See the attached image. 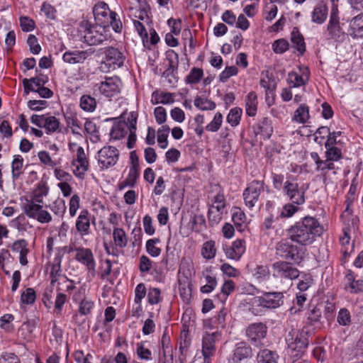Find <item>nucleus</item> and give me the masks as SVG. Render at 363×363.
I'll return each mask as SVG.
<instances>
[{"mask_svg":"<svg viewBox=\"0 0 363 363\" xmlns=\"http://www.w3.org/2000/svg\"><path fill=\"white\" fill-rule=\"evenodd\" d=\"M323 225L315 218L306 216L301 221L291 226L289 233L292 241L306 245L311 244L315 237L323 234Z\"/></svg>","mask_w":363,"mask_h":363,"instance_id":"nucleus-1","label":"nucleus"},{"mask_svg":"<svg viewBox=\"0 0 363 363\" xmlns=\"http://www.w3.org/2000/svg\"><path fill=\"white\" fill-rule=\"evenodd\" d=\"M350 205V202L347 203L345 210L341 215L344 227L343 235L340 236V242L342 246V252L345 257L349 256L353 250V243H350L351 235L355 233L359 228V218L352 214Z\"/></svg>","mask_w":363,"mask_h":363,"instance_id":"nucleus-2","label":"nucleus"},{"mask_svg":"<svg viewBox=\"0 0 363 363\" xmlns=\"http://www.w3.org/2000/svg\"><path fill=\"white\" fill-rule=\"evenodd\" d=\"M78 31L84 42L89 45L101 44L110 37L108 28L106 26L91 24L86 20L79 23Z\"/></svg>","mask_w":363,"mask_h":363,"instance_id":"nucleus-3","label":"nucleus"},{"mask_svg":"<svg viewBox=\"0 0 363 363\" xmlns=\"http://www.w3.org/2000/svg\"><path fill=\"white\" fill-rule=\"evenodd\" d=\"M311 331L306 327L301 330L292 328L286 335L285 340L291 354L301 357L306 351L310 343Z\"/></svg>","mask_w":363,"mask_h":363,"instance_id":"nucleus-4","label":"nucleus"},{"mask_svg":"<svg viewBox=\"0 0 363 363\" xmlns=\"http://www.w3.org/2000/svg\"><path fill=\"white\" fill-rule=\"evenodd\" d=\"M276 255L282 259L292 260L300 264L303 259L298 247L287 240H282L276 245Z\"/></svg>","mask_w":363,"mask_h":363,"instance_id":"nucleus-5","label":"nucleus"},{"mask_svg":"<svg viewBox=\"0 0 363 363\" xmlns=\"http://www.w3.org/2000/svg\"><path fill=\"white\" fill-rule=\"evenodd\" d=\"M94 90H98L100 94L111 97L121 92L122 82L117 76L106 77L104 81L96 84L94 86Z\"/></svg>","mask_w":363,"mask_h":363,"instance_id":"nucleus-6","label":"nucleus"},{"mask_svg":"<svg viewBox=\"0 0 363 363\" xmlns=\"http://www.w3.org/2000/svg\"><path fill=\"white\" fill-rule=\"evenodd\" d=\"M284 295L281 292H265L262 296L255 297L252 306H261L265 308H276L283 304Z\"/></svg>","mask_w":363,"mask_h":363,"instance_id":"nucleus-7","label":"nucleus"},{"mask_svg":"<svg viewBox=\"0 0 363 363\" xmlns=\"http://www.w3.org/2000/svg\"><path fill=\"white\" fill-rule=\"evenodd\" d=\"M264 191V182L254 180L243 191V199L245 205L252 208L258 201L260 194Z\"/></svg>","mask_w":363,"mask_h":363,"instance_id":"nucleus-8","label":"nucleus"},{"mask_svg":"<svg viewBox=\"0 0 363 363\" xmlns=\"http://www.w3.org/2000/svg\"><path fill=\"white\" fill-rule=\"evenodd\" d=\"M274 275L281 279H295L300 274L299 270L291 262L278 261L272 264Z\"/></svg>","mask_w":363,"mask_h":363,"instance_id":"nucleus-9","label":"nucleus"},{"mask_svg":"<svg viewBox=\"0 0 363 363\" xmlns=\"http://www.w3.org/2000/svg\"><path fill=\"white\" fill-rule=\"evenodd\" d=\"M283 192L293 203L297 206L305 203V191L299 188L298 184L294 181L286 180L284 183Z\"/></svg>","mask_w":363,"mask_h":363,"instance_id":"nucleus-10","label":"nucleus"},{"mask_svg":"<svg viewBox=\"0 0 363 363\" xmlns=\"http://www.w3.org/2000/svg\"><path fill=\"white\" fill-rule=\"evenodd\" d=\"M118 150L112 146H105L97 155V160L101 169H108L115 165L118 160Z\"/></svg>","mask_w":363,"mask_h":363,"instance_id":"nucleus-11","label":"nucleus"},{"mask_svg":"<svg viewBox=\"0 0 363 363\" xmlns=\"http://www.w3.org/2000/svg\"><path fill=\"white\" fill-rule=\"evenodd\" d=\"M267 328L262 323L250 324L246 329L248 340L254 346H259L267 335Z\"/></svg>","mask_w":363,"mask_h":363,"instance_id":"nucleus-12","label":"nucleus"},{"mask_svg":"<svg viewBox=\"0 0 363 363\" xmlns=\"http://www.w3.org/2000/svg\"><path fill=\"white\" fill-rule=\"evenodd\" d=\"M325 35L327 39L335 40H340L344 35V32L340 25V19L336 9H332Z\"/></svg>","mask_w":363,"mask_h":363,"instance_id":"nucleus-13","label":"nucleus"},{"mask_svg":"<svg viewBox=\"0 0 363 363\" xmlns=\"http://www.w3.org/2000/svg\"><path fill=\"white\" fill-rule=\"evenodd\" d=\"M75 259L84 265L86 269L94 274L96 272V261L92 251L89 248L77 247L75 249Z\"/></svg>","mask_w":363,"mask_h":363,"instance_id":"nucleus-14","label":"nucleus"},{"mask_svg":"<svg viewBox=\"0 0 363 363\" xmlns=\"http://www.w3.org/2000/svg\"><path fill=\"white\" fill-rule=\"evenodd\" d=\"M95 52V50L89 48L86 50H68L62 55V60L67 64H82Z\"/></svg>","mask_w":363,"mask_h":363,"instance_id":"nucleus-15","label":"nucleus"},{"mask_svg":"<svg viewBox=\"0 0 363 363\" xmlns=\"http://www.w3.org/2000/svg\"><path fill=\"white\" fill-rule=\"evenodd\" d=\"M74 174L79 178L83 179L85 173L89 169V161L82 147H78L77 150V158L72 162Z\"/></svg>","mask_w":363,"mask_h":363,"instance_id":"nucleus-16","label":"nucleus"},{"mask_svg":"<svg viewBox=\"0 0 363 363\" xmlns=\"http://www.w3.org/2000/svg\"><path fill=\"white\" fill-rule=\"evenodd\" d=\"M219 337L218 333H206L202 338V354L205 363H208L211 357L213 356L216 350V342Z\"/></svg>","mask_w":363,"mask_h":363,"instance_id":"nucleus-17","label":"nucleus"},{"mask_svg":"<svg viewBox=\"0 0 363 363\" xmlns=\"http://www.w3.org/2000/svg\"><path fill=\"white\" fill-rule=\"evenodd\" d=\"M113 12L109 9L107 4L104 2L96 4L93 9L96 23L106 26V28H108V20L111 19Z\"/></svg>","mask_w":363,"mask_h":363,"instance_id":"nucleus-18","label":"nucleus"},{"mask_svg":"<svg viewBox=\"0 0 363 363\" xmlns=\"http://www.w3.org/2000/svg\"><path fill=\"white\" fill-rule=\"evenodd\" d=\"M168 67L163 72L162 77L167 79L169 84H174L177 82L175 75L178 67V55L173 50L168 52L167 55Z\"/></svg>","mask_w":363,"mask_h":363,"instance_id":"nucleus-19","label":"nucleus"},{"mask_svg":"<svg viewBox=\"0 0 363 363\" xmlns=\"http://www.w3.org/2000/svg\"><path fill=\"white\" fill-rule=\"evenodd\" d=\"M224 251L228 258L238 260L245 251V241L236 240L231 245L226 246Z\"/></svg>","mask_w":363,"mask_h":363,"instance_id":"nucleus-20","label":"nucleus"},{"mask_svg":"<svg viewBox=\"0 0 363 363\" xmlns=\"http://www.w3.org/2000/svg\"><path fill=\"white\" fill-rule=\"evenodd\" d=\"M106 60L109 64L117 65L118 67L123 65L125 57L117 48L108 47L104 52Z\"/></svg>","mask_w":363,"mask_h":363,"instance_id":"nucleus-21","label":"nucleus"},{"mask_svg":"<svg viewBox=\"0 0 363 363\" xmlns=\"http://www.w3.org/2000/svg\"><path fill=\"white\" fill-rule=\"evenodd\" d=\"M87 210H82L76 221V229L82 235L89 234L90 220Z\"/></svg>","mask_w":363,"mask_h":363,"instance_id":"nucleus-22","label":"nucleus"},{"mask_svg":"<svg viewBox=\"0 0 363 363\" xmlns=\"http://www.w3.org/2000/svg\"><path fill=\"white\" fill-rule=\"evenodd\" d=\"M254 131L256 135H260L264 139L269 138L273 131L271 121L264 118L255 126Z\"/></svg>","mask_w":363,"mask_h":363,"instance_id":"nucleus-23","label":"nucleus"},{"mask_svg":"<svg viewBox=\"0 0 363 363\" xmlns=\"http://www.w3.org/2000/svg\"><path fill=\"white\" fill-rule=\"evenodd\" d=\"M308 80V71L307 69L299 74L296 72H291L288 74L287 81L293 87H299L306 85Z\"/></svg>","mask_w":363,"mask_h":363,"instance_id":"nucleus-24","label":"nucleus"},{"mask_svg":"<svg viewBox=\"0 0 363 363\" xmlns=\"http://www.w3.org/2000/svg\"><path fill=\"white\" fill-rule=\"evenodd\" d=\"M252 355V349L244 343H240L234 350L232 361L233 363H239L245 359L251 357Z\"/></svg>","mask_w":363,"mask_h":363,"instance_id":"nucleus-25","label":"nucleus"},{"mask_svg":"<svg viewBox=\"0 0 363 363\" xmlns=\"http://www.w3.org/2000/svg\"><path fill=\"white\" fill-rule=\"evenodd\" d=\"M350 35L354 38H363V13L354 16L350 23Z\"/></svg>","mask_w":363,"mask_h":363,"instance_id":"nucleus-26","label":"nucleus"},{"mask_svg":"<svg viewBox=\"0 0 363 363\" xmlns=\"http://www.w3.org/2000/svg\"><path fill=\"white\" fill-rule=\"evenodd\" d=\"M174 101V94L172 93L156 90L152 94L151 102L152 104H170Z\"/></svg>","mask_w":363,"mask_h":363,"instance_id":"nucleus-27","label":"nucleus"},{"mask_svg":"<svg viewBox=\"0 0 363 363\" xmlns=\"http://www.w3.org/2000/svg\"><path fill=\"white\" fill-rule=\"evenodd\" d=\"M130 129L125 122H121L120 121L115 123L110 132L111 138L113 140H120L124 138Z\"/></svg>","mask_w":363,"mask_h":363,"instance_id":"nucleus-28","label":"nucleus"},{"mask_svg":"<svg viewBox=\"0 0 363 363\" xmlns=\"http://www.w3.org/2000/svg\"><path fill=\"white\" fill-rule=\"evenodd\" d=\"M41 203L36 201L26 199V203L23 204V211L28 218L36 219L38 216L37 213L40 210Z\"/></svg>","mask_w":363,"mask_h":363,"instance_id":"nucleus-29","label":"nucleus"},{"mask_svg":"<svg viewBox=\"0 0 363 363\" xmlns=\"http://www.w3.org/2000/svg\"><path fill=\"white\" fill-rule=\"evenodd\" d=\"M41 203L36 201L26 199V203L23 204V211L28 218L36 219L38 216L37 213L40 210Z\"/></svg>","mask_w":363,"mask_h":363,"instance_id":"nucleus-30","label":"nucleus"},{"mask_svg":"<svg viewBox=\"0 0 363 363\" xmlns=\"http://www.w3.org/2000/svg\"><path fill=\"white\" fill-rule=\"evenodd\" d=\"M291 40L299 53L303 55L306 51L304 38L301 33L299 32L298 29L296 27L294 28L291 32Z\"/></svg>","mask_w":363,"mask_h":363,"instance_id":"nucleus-31","label":"nucleus"},{"mask_svg":"<svg viewBox=\"0 0 363 363\" xmlns=\"http://www.w3.org/2000/svg\"><path fill=\"white\" fill-rule=\"evenodd\" d=\"M246 113L249 116H254L257 110V96L255 92H250L245 99Z\"/></svg>","mask_w":363,"mask_h":363,"instance_id":"nucleus-32","label":"nucleus"},{"mask_svg":"<svg viewBox=\"0 0 363 363\" xmlns=\"http://www.w3.org/2000/svg\"><path fill=\"white\" fill-rule=\"evenodd\" d=\"M139 176V164L133 161V165L130 169L129 174L126 179L121 183L120 189H123L125 186H133L136 182V180Z\"/></svg>","mask_w":363,"mask_h":363,"instance_id":"nucleus-33","label":"nucleus"},{"mask_svg":"<svg viewBox=\"0 0 363 363\" xmlns=\"http://www.w3.org/2000/svg\"><path fill=\"white\" fill-rule=\"evenodd\" d=\"M278 355L276 352L264 349L257 357V363H277Z\"/></svg>","mask_w":363,"mask_h":363,"instance_id":"nucleus-34","label":"nucleus"},{"mask_svg":"<svg viewBox=\"0 0 363 363\" xmlns=\"http://www.w3.org/2000/svg\"><path fill=\"white\" fill-rule=\"evenodd\" d=\"M79 106L84 111L94 112L96 108V99L90 95L84 94L80 98Z\"/></svg>","mask_w":363,"mask_h":363,"instance_id":"nucleus-35","label":"nucleus"},{"mask_svg":"<svg viewBox=\"0 0 363 363\" xmlns=\"http://www.w3.org/2000/svg\"><path fill=\"white\" fill-rule=\"evenodd\" d=\"M328 16V8L325 5L316 6L312 12V21L318 24L323 23Z\"/></svg>","mask_w":363,"mask_h":363,"instance_id":"nucleus-36","label":"nucleus"},{"mask_svg":"<svg viewBox=\"0 0 363 363\" xmlns=\"http://www.w3.org/2000/svg\"><path fill=\"white\" fill-rule=\"evenodd\" d=\"M232 220L236 226L237 229L240 231L243 230L242 225L246 222V216L245 213L238 207H234L232 209Z\"/></svg>","mask_w":363,"mask_h":363,"instance_id":"nucleus-37","label":"nucleus"},{"mask_svg":"<svg viewBox=\"0 0 363 363\" xmlns=\"http://www.w3.org/2000/svg\"><path fill=\"white\" fill-rule=\"evenodd\" d=\"M114 244L120 248L125 247L128 244V238L123 229L116 228L113 232Z\"/></svg>","mask_w":363,"mask_h":363,"instance_id":"nucleus-38","label":"nucleus"},{"mask_svg":"<svg viewBox=\"0 0 363 363\" xmlns=\"http://www.w3.org/2000/svg\"><path fill=\"white\" fill-rule=\"evenodd\" d=\"M309 119V108L305 104H301L294 112L293 120L300 123H305Z\"/></svg>","mask_w":363,"mask_h":363,"instance_id":"nucleus-39","label":"nucleus"},{"mask_svg":"<svg viewBox=\"0 0 363 363\" xmlns=\"http://www.w3.org/2000/svg\"><path fill=\"white\" fill-rule=\"evenodd\" d=\"M43 128L46 130L48 134L60 132V121L55 116H47Z\"/></svg>","mask_w":363,"mask_h":363,"instance_id":"nucleus-40","label":"nucleus"},{"mask_svg":"<svg viewBox=\"0 0 363 363\" xmlns=\"http://www.w3.org/2000/svg\"><path fill=\"white\" fill-rule=\"evenodd\" d=\"M65 121L69 128L72 129L74 135H81L79 130L82 129V124L77 116L73 114L65 115Z\"/></svg>","mask_w":363,"mask_h":363,"instance_id":"nucleus-41","label":"nucleus"},{"mask_svg":"<svg viewBox=\"0 0 363 363\" xmlns=\"http://www.w3.org/2000/svg\"><path fill=\"white\" fill-rule=\"evenodd\" d=\"M203 77V71L201 68L193 67L189 74L185 78V82L189 84L199 83Z\"/></svg>","mask_w":363,"mask_h":363,"instance_id":"nucleus-42","label":"nucleus"},{"mask_svg":"<svg viewBox=\"0 0 363 363\" xmlns=\"http://www.w3.org/2000/svg\"><path fill=\"white\" fill-rule=\"evenodd\" d=\"M242 111L240 108L235 107L230 109L229 113L227 116V122L232 126H237L240 121Z\"/></svg>","mask_w":363,"mask_h":363,"instance_id":"nucleus-43","label":"nucleus"},{"mask_svg":"<svg viewBox=\"0 0 363 363\" xmlns=\"http://www.w3.org/2000/svg\"><path fill=\"white\" fill-rule=\"evenodd\" d=\"M23 159L21 155H15L11 163L12 177L16 179L22 174Z\"/></svg>","mask_w":363,"mask_h":363,"instance_id":"nucleus-44","label":"nucleus"},{"mask_svg":"<svg viewBox=\"0 0 363 363\" xmlns=\"http://www.w3.org/2000/svg\"><path fill=\"white\" fill-rule=\"evenodd\" d=\"M194 106L202 111L213 110L216 104L206 98L197 96L194 100Z\"/></svg>","mask_w":363,"mask_h":363,"instance_id":"nucleus-45","label":"nucleus"},{"mask_svg":"<svg viewBox=\"0 0 363 363\" xmlns=\"http://www.w3.org/2000/svg\"><path fill=\"white\" fill-rule=\"evenodd\" d=\"M61 264L60 259L55 258L52 265L51 271L50 273V284L54 286L55 284L58 281L61 276Z\"/></svg>","mask_w":363,"mask_h":363,"instance_id":"nucleus-46","label":"nucleus"},{"mask_svg":"<svg viewBox=\"0 0 363 363\" xmlns=\"http://www.w3.org/2000/svg\"><path fill=\"white\" fill-rule=\"evenodd\" d=\"M170 128L168 125H162L157 131V143L159 146L165 149L168 145L167 137L169 133Z\"/></svg>","mask_w":363,"mask_h":363,"instance_id":"nucleus-47","label":"nucleus"},{"mask_svg":"<svg viewBox=\"0 0 363 363\" xmlns=\"http://www.w3.org/2000/svg\"><path fill=\"white\" fill-rule=\"evenodd\" d=\"M216 249L214 241H207L203 245L201 255L205 259H213L216 256Z\"/></svg>","mask_w":363,"mask_h":363,"instance_id":"nucleus-48","label":"nucleus"},{"mask_svg":"<svg viewBox=\"0 0 363 363\" xmlns=\"http://www.w3.org/2000/svg\"><path fill=\"white\" fill-rule=\"evenodd\" d=\"M84 130L87 134L91 135V140L92 142L96 143L100 140L97 126L91 121H86L84 123Z\"/></svg>","mask_w":363,"mask_h":363,"instance_id":"nucleus-49","label":"nucleus"},{"mask_svg":"<svg viewBox=\"0 0 363 363\" xmlns=\"http://www.w3.org/2000/svg\"><path fill=\"white\" fill-rule=\"evenodd\" d=\"M48 192V187L44 183H40L35 189L31 196V200L36 201L39 203H43V197L46 196Z\"/></svg>","mask_w":363,"mask_h":363,"instance_id":"nucleus-50","label":"nucleus"},{"mask_svg":"<svg viewBox=\"0 0 363 363\" xmlns=\"http://www.w3.org/2000/svg\"><path fill=\"white\" fill-rule=\"evenodd\" d=\"M160 242L159 238L150 239L146 242V250L147 253L153 257H158L161 253V249L156 247V244Z\"/></svg>","mask_w":363,"mask_h":363,"instance_id":"nucleus-51","label":"nucleus"},{"mask_svg":"<svg viewBox=\"0 0 363 363\" xmlns=\"http://www.w3.org/2000/svg\"><path fill=\"white\" fill-rule=\"evenodd\" d=\"M49 208L55 215L62 216L66 211L65 202L62 199H57L52 202Z\"/></svg>","mask_w":363,"mask_h":363,"instance_id":"nucleus-52","label":"nucleus"},{"mask_svg":"<svg viewBox=\"0 0 363 363\" xmlns=\"http://www.w3.org/2000/svg\"><path fill=\"white\" fill-rule=\"evenodd\" d=\"M326 149V158L333 161H337L342 158L341 150L334 145L325 147Z\"/></svg>","mask_w":363,"mask_h":363,"instance_id":"nucleus-53","label":"nucleus"},{"mask_svg":"<svg viewBox=\"0 0 363 363\" xmlns=\"http://www.w3.org/2000/svg\"><path fill=\"white\" fill-rule=\"evenodd\" d=\"M253 276L259 280L269 278V269L267 266L257 265L253 270Z\"/></svg>","mask_w":363,"mask_h":363,"instance_id":"nucleus-54","label":"nucleus"},{"mask_svg":"<svg viewBox=\"0 0 363 363\" xmlns=\"http://www.w3.org/2000/svg\"><path fill=\"white\" fill-rule=\"evenodd\" d=\"M35 292L32 288L26 289L21 296V301L24 304H32L35 302Z\"/></svg>","mask_w":363,"mask_h":363,"instance_id":"nucleus-55","label":"nucleus"},{"mask_svg":"<svg viewBox=\"0 0 363 363\" xmlns=\"http://www.w3.org/2000/svg\"><path fill=\"white\" fill-rule=\"evenodd\" d=\"M223 122V116L220 113L218 112L214 116L213 121L206 125V129L208 131L216 132L219 130Z\"/></svg>","mask_w":363,"mask_h":363,"instance_id":"nucleus-56","label":"nucleus"},{"mask_svg":"<svg viewBox=\"0 0 363 363\" xmlns=\"http://www.w3.org/2000/svg\"><path fill=\"white\" fill-rule=\"evenodd\" d=\"M121 118L123 120H121V122H125L128 126L129 129H136L137 119H138V113L136 112L132 111L128 114L122 116Z\"/></svg>","mask_w":363,"mask_h":363,"instance_id":"nucleus-57","label":"nucleus"},{"mask_svg":"<svg viewBox=\"0 0 363 363\" xmlns=\"http://www.w3.org/2000/svg\"><path fill=\"white\" fill-rule=\"evenodd\" d=\"M238 72V68L235 66L226 67L219 75L220 82H226L230 77L235 76Z\"/></svg>","mask_w":363,"mask_h":363,"instance_id":"nucleus-58","label":"nucleus"},{"mask_svg":"<svg viewBox=\"0 0 363 363\" xmlns=\"http://www.w3.org/2000/svg\"><path fill=\"white\" fill-rule=\"evenodd\" d=\"M136 353L139 359L141 360L147 361L151 359V351L149 349L145 348L141 342L137 344Z\"/></svg>","mask_w":363,"mask_h":363,"instance_id":"nucleus-59","label":"nucleus"},{"mask_svg":"<svg viewBox=\"0 0 363 363\" xmlns=\"http://www.w3.org/2000/svg\"><path fill=\"white\" fill-rule=\"evenodd\" d=\"M191 228L196 232H199L205 227L206 220L202 215H195L191 220Z\"/></svg>","mask_w":363,"mask_h":363,"instance_id":"nucleus-60","label":"nucleus"},{"mask_svg":"<svg viewBox=\"0 0 363 363\" xmlns=\"http://www.w3.org/2000/svg\"><path fill=\"white\" fill-rule=\"evenodd\" d=\"M289 44L285 39H279L273 43V50L276 53L282 54L289 49Z\"/></svg>","mask_w":363,"mask_h":363,"instance_id":"nucleus-61","label":"nucleus"},{"mask_svg":"<svg viewBox=\"0 0 363 363\" xmlns=\"http://www.w3.org/2000/svg\"><path fill=\"white\" fill-rule=\"evenodd\" d=\"M298 209L299 208L293 203H286L283 206L280 216L282 218H290L293 216Z\"/></svg>","mask_w":363,"mask_h":363,"instance_id":"nucleus-62","label":"nucleus"},{"mask_svg":"<svg viewBox=\"0 0 363 363\" xmlns=\"http://www.w3.org/2000/svg\"><path fill=\"white\" fill-rule=\"evenodd\" d=\"M161 292L158 288H150L147 294L148 302L151 305L158 303L161 300Z\"/></svg>","mask_w":363,"mask_h":363,"instance_id":"nucleus-63","label":"nucleus"},{"mask_svg":"<svg viewBox=\"0 0 363 363\" xmlns=\"http://www.w3.org/2000/svg\"><path fill=\"white\" fill-rule=\"evenodd\" d=\"M20 25L24 32H29L35 28V21L27 16L20 18Z\"/></svg>","mask_w":363,"mask_h":363,"instance_id":"nucleus-64","label":"nucleus"}]
</instances>
